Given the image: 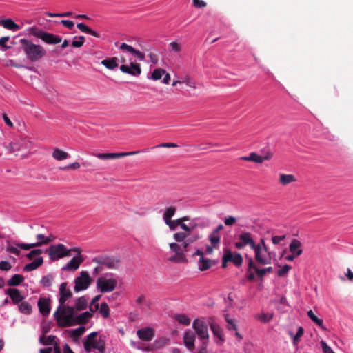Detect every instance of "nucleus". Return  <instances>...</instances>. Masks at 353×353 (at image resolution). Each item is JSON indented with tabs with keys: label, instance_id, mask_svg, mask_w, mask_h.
Returning a JSON list of instances; mask_svg holds the SVG:
<instances>
[{
	"label": "nucleus",
	"instance_id": "nucleus-47",
	"mask_svg": "<svg viewBox=\"0 0 353 353\" xmlns=\"http://www.w3.org/2000/svg\"><path fill=\"white\" fill-rule=\"evenodd\" d=\"M81 252H82V250L80 248L76 247V248H73L71 249H68L65 246L63 257L70 256L72 255V252H75L77 254H81Z\"/></svg>",
	"mask_w": 353,
	"mask_h": 353
},
{
	"label": "nucleus",
	"instance_id": "nucleus-63",
	"mask_svg": "<svg viewBox=\"0 0 353 353\" xmlns=\"http://www.w3.org/2000/svg\"><path fill=\"white\" fill-rule=\"evenodd\" d=\"M321 345L323 353H332L334 352L332 350V348L330 346H328L327 344L324 341H321Z\"/></svg>",
	"mask_w": 353,
	"mask_h": 353
},
{
	"label": "nucleus",
	"instance_id": "nucleus-32",
	"mask_svg": "<svg viewBox=\"0 0 353 353\" xmlns=\"http://www.w3.org/2000/svg\"><path fill=\"white\" fill-rule=\"evenodd\" d=\"M52 157L57 161H63L69 157V154L59 148H55L52 152Z\"/></svg>",
	"mask_w": 353,
	"mask_h": 353
},
{
	"label": "nucleus",
	"instance_id": "nucleus-5",
	"mask_svg": "<svg viewBox=\"0 0 353 353\" xmlns=\"http://www.w3.org/2000/svg\"><path fill=\"white\" fill-rule=\"evenodd\" d=\"M92 262L111 270H118L121 265L120 259L116 256H98L92 259Z\"/></svg>",
	"mask_w": 353,
	"mask_h": 353
},
{
	"label": "nucleus",
	"instance_id": "nucleus-9",
	"mask_svg": "<svg viewBox=\"0 0 353 353\" xmlns=\"http://www.w3.org/2000/svg\"><path fill=\"white\" fill-rule=\"evenodd\" d=\"M36 239L37 241L33 243H15L16 246L24 250H30L32 248L40 247L43 245H47L50 243V239H47L46 236L44 234H38L36 236Z\"/></svg>",
	"mask_w": 353,
	"mask_h": 353
},
{
	"label": "nucleus",
	"instance_id": "nucleus-52",
	"mask_svg": "<svg viewBox=\"0 0 353 353\" xmlns=\"http://www.w3.org/2000/svg\"><path fill=\"white\" fill-rule=\"evenodd\" d=\"M119 49L126 51L132 54H133L136 50V49H134L132 46H131L125 43H121V46H119Z\"/></svg>",
	"mask_w": 353,
	"mask_h": 353
},
{
	"label": "nucleus",
	"instance_id": "nucleus-62",
	"mask_svg": "<svg viewBox=\"0 0 353 353\" xmlns=\"http://www.w3.org/2000/svg\"><path fill=\"white\" fill-rule=\"evenodd\" d=\"M166 343V340L164 339H161L159 340H157L154 342L153 346L154 348H161L163 347Z\"/></svg>",
	"mask_w": 353,
	"mask_h": 353
},
{
	"label": "nucleus",
	"instance_id": "nucleus-60",
	"mask_svg": "<svg viewBox=\"0 0 353 353\" xmlns=\"http://www.w3.org/2000/svg\"><path fill=\"white\" fill-rule=\"evenodd\" d=\"M84 39V37L80 36L79 40H74L72 42V46L74 48H80L83 45Z\"/></svg>",
	"mask_w": 353,
	"mask_h": 353
},
{
	"label": "nucleus",
	"instance_id": "nucleus-35",
	"mask_svg": "<svg viewBox=\"0 0 353 353\" xmlns=\"http://www.w3.org/2000/svg\"><path fill=\"white\" fill-rule=\"evenodd\" d=\"M24 280V277L21 274H14L8 281V285L10 286H17Z\"/></svg>",
	"mask_w": 353,
	"mask_h": 353
},
{
	"label": "nucleus",
	"instance_id": "nucleus-11",
	"mask_svg": "<svg viewBox=\"0 0 353 353\" xmlns=\"http://www.w3.org/2000/svg\"><path fill=\"white\" fill-rule=\"evenodd\" d=\"M75 311L74 310L73 315L72 316V319L70 322L72 323L68 325H63L62 324L57 323L59 327H70L74 325H84L86 324L88 320L92 316V314L90 312H85L77 316H74Z\"/></svg>",
	"mask_w": 353,
	"mask_h": 353
},
{
	"label": "nucleus",
	"instance_id": "nucleus-50",
	"mask_svg": "<svg viewBox=\"0 0 353 353\" xmlns=\"http://www.w3.org/2000/svg\"><path fill=\"white\" fill-rule=\"evenodd\" d=\"M84 332H85V327H79L77 329L72 330L71 331V335L74 338H79L83 334Z\"/></svg>",
	"mask_w": 353,
	"mask_h": 353
},
{
	"label": "nucleus",
	"instance_id": "nucleus-19",
	"mask_svg": "<svg viewBox=\"0 0 353 353\" xmlns=\"http://www.w3.org/2000/svg\"><path fill=\"white\" fill-rule=\"evenodd\" d=\"M137 334L141 340L150 341L154 336V330L150 327H146L138 330Z\"/></svg>",
	"mask_w": 353,
	"mask_h": 353
},
{
	"label": "nucleus",
	"instance_id": "nucleus-16",
	"mask_svg": "<svg viewBox=\"0 0 353 353\" xmlns=\"http://www.w3.org/2000/svg\"><path fill=\"white\" fill-rule=\"evenodd\" d=\"M225 261H228L239 267L242 265L243 257L240 253L232 252L230 250L226 249L224 251Z\"/></svg>",
	"mask_w": 353,
	"mask_h": 353
},
{
	"label": "nucleus",
	"instance_id": "nucleus-2",
	"mask_svg": "<svg viewBox=\"0 0 353 353\" xmlns=\"http://www.w3.org/2000/svg\"><path fill=\"white\" fill-rule=\"evenodd\" d=\"M20 43V50L23 52L26 58L32 62L39 61L46 54V51L43 46L34 44L30 40L21 39Z\"/></svg>",
	"mask_w": 353,
	"mask_h": 353
},
{
	"label": "nucleus",
	"instance_id": "nucleus-3",
	"mask_svg": "<svg viewBox=\"0 0 353 353\" xmlns=\"http://www.w3.org/2000/svg\"><path fill=\"white\" fill-rule=\"evenodd\" d=\"M30 34L37 38L41 39L43 42L48 44H57L62 41L61 37L43 31L35 27L30 29Z\"/></svg>",
	"mask_w": 353,
	"mask_h": 353
},
{
	"label": "nucleus",
	"instance_id": "nucleus-21",
	"mask_svg": "<svg viewBox=\"0 0 353 353\" xmlns=\"http://www.w3.org/2000/svg\"><path fill=\"white\" fill-rule=\"evenodd\" d=\"M97 336V332H93L88 334L83 342V346L85 352L90 353L92 348H94L97 341L95 337Z\"/></svg>",
	"mask_w": 353,
	"mask_h": 353
},
{
	"label": "nucleus",
	"instance_id": "nucleus-37",
	"mask_svg": "<svg viewBox=\"0 0 353 353\" xmlns=\"http://www.w3.org/2000/svg\"><path fill=\"white\" fill-rule=\"evenodd\" d=\"M56 339V336L50 335L48 337H46L45 335L43 334L39 338V342L43 345H54V343H57V342H55Z\"/></svg>",
	"mask_w": 353,
	"mask_h": 353
},
{
	"label": "nucleus",
	"instance_id": "nucleus-10",
	"mask_svg": "<svg viewBox=\"0 0 353 353\" xmlns=\"http://www.w3.org/2000/svg\"><path fill=\"white\" fill-rule=\"evenodd\" d=\"M235 248L241 250L248 245L252 250L255 247V242L251 233L248 232H242L239 236V241L234 243Z\"/></svg>",
	"mask_w": 353,
	"mask_h": 353
},
{
	"label": "nucleus",
	"instance_id": "nucleus-33",
	"mask_svg": "<svg viewBox=\"0 0 353 353\" xmlns=\"http://www.w3.org/2000/svg\"><path fill=\"white\" fill-rule=\"evenodd\" d=\"M87 306H88L87 299L85 296L79 297L76 301L75 306L74 307V311L75 310L81 311V310H85V309H86Z\"/></svg>",
	"mask_w": 353,
	"mask_h": 353
},
{
	"label": "nucleus",
	"instance_id": "nucleus-25",
	"mask_svg": "<svg viewBox=\"0 0 353 353\" xmlns=\"http://www.w3.org/2000/svg\"><path fill=\"white\" fill-rule=\"evenodd\" d=\"M181 83H185V85L187 86L192 88L193 89H195L196 88V81H194V79L193 78H192L189 75H185L184 77H182L181 78V79H179V80L174 81L172 83V85L175 86L177 84H181Z\"/></svg>",
	"mask_w": 353,
	"mask_h": 353
},
{
	"label": "nucleus",
	"instance_id": "nucleus-27",
	"mask_svg": "<svg viewBox=\"0 0 353 353\" xmlns=\"http://www.w3.org/2000/svg\"><path fill=\"white\" fill-rule=\"evenodd\" d=\"M214 264V261L201 256L199 259V269L201 271H205L210 268Z\"/></svg>",
	"mask_w": 353,
	"mask_h": 353
},
{
	"label": "nucleus",
	"instance_id": "nucleus-42",
	"mask_svg": "<svg viewBox=\"0 0 353 353\" xmlns=\"http://www.w3.org/2000/svg\"><path fill=\"white\" fill-rule=\"evenodd\" d=\"M18 307L21 312L26 314H29L32 312V307L28 302H21Z\"/></svg>",
	"mask_w": 353,
	"mask_h": 353
},
{
	"label": "nucleus",
	"instance_id": "nucleus-44",
	"mask_svg": "<svg viewBox=\"0 0 353 353\" xmlns=\"http://www.w3.org/2000/svg\"><path fill=\"white\" fill-rule=\"evenodd\" d=\"M99 313L103 316V318H108L110 316V308L106 303H102L99 305Z\"/></svg>",
	"mask_w": 353,
	"mask_h": 353
},
{
	"label": "nucleus",
	"instance_id": "nucleus-30",
	"mask_svg": "<svg viewBox=\"0 0 353 353\" xmlns=\"http://www.w3.org/2000/svg\"><path fill=\"white\" fill-rule=\"evenodd\" d=\"M117 60V57L104 59L101 61V64L109 70H114L118 66Z\"/></svg>",
	"mask_w": 353,
	"mask_h": 353
},
{
	"label": "nucleus",
	"instance_id": "nucleus-7",
	"mask_svg": "<svg viewBox=\"0 0 353 353\" xmlns=\"http://www.w3.org/2000/svg\"><path fill=\"white\" fill-rule=\"evenodd\" d=\"M97 288L101 293L112 292L117 287V281L115 279H106L101 276L97 279Z\"/></svg>",
	"mask_w": 353,
	"mask_h": 353
},
{
	"label": "nucleus",
	"instance_id": "nucleus-59",
	"mask_svg": "<svg viewBox=\"0 0 353 353\" xmlns=\"http://www.w3.org/2000/svg\"><path fill=\"white\" fill-rule=\"evenodd\" d=\"M303 329L302 327H299L298 328L296 335L293 338V343L296 344L299 342L300 338L303 336Z\"/></svg>",
	"mask_w": 353,
	"mask_h": 353
},
{
	"label": "nucleus",
	"instance_id": "nucleus-53",
	"mask_svg": "<svg viewBox=\"0 0 353 353\" xmlns=\"http://www.w3.org/2000/svg\"><path fill=\"white\" fill-rule=\"evenodd\" d=\"M188 234L185 232H177L174 234V239L178 242H182L185 240Z\"/></svg>",
	"mask_w": 353,
	"mask_h": 353
},
{
	"label": "nucleus",
	"instance_id": "nucleus-48",
	"mask_svg": "<svg viewBox=\"0 0 353 353\" xmlns=\"http://www.w3.org/2000/svg\"><path fill=\"white\" fill-rule=\"evenodd\" d=\"M94 349H97L100 353H104L105 351V341L102 339L97 341Z\"/></svg>",
	"mask_w": 353,
	"mask_h": 353
},
{
	"label": "nucleus",
	"instance_id": "nucleus-43",
	"mask_svg": "<svg viewBox=\"0 0 353 353\" xmlns=\"http://www.w3.org/2000/svg\"><path fill=\"white\" fill-rule=\"evenodd\" d=\"M5 147L6 148L9 153H12L21 150V145L18 142H10L8 144L6 145Z\"/></svg>",
	"mask_w": 353,
	"mask_h": 353
},
{
	"label": "nucleus",
	"instance_id": "nucleus-49",
	"mask_svg": "<svg viewBox=\"0 0 353 353\" xmlns=\"http://www.w3.org/2000/svg\"><path fill=\"white\" fill-rule=\"evenodd\" d=\"M43 252V251L41 249H34L31 250L29 253L26 254V257L29 260H32L34 259L36 256L40 255Z\"/></svg>",
	"mask_w": 353,
	"mask_h": 353
},
{
	"label": "nucleus",
	"instance_id": "nucleus-4",
	"mask_svg": "<svg viewBox=\"0 0 353 353\" xmlns=\"http://www.w3.org/2000/svg\"><path fill=\"white\" fill-rule=\"evenodd\" d=\"M248 268L246 271V277L248 281H252L255 279V274L260 279H262L265 274V270L264 268H259V265L256 264L253 258L248 257Z\"/></svg>",
	"mask_w": 353,
	"mask_h": 353
},
{
	"label": "nucleus",
	"instance_id": "nucleus-23",
	"mask_svg": "<svg viewBox=\"0 0 353 353\" xmlns=\"http://www.w3.org/2000/svg\"><path fill=\"white\" fill-rule=\"evenodd\" d=\"M194 334L191 332H185L183 336V343L190 351H193L194 349Z\"/></svg>",
	"mask_w": 353,
	"mask_h": 353
},
{
	"label": "nucleus",
	"instance_id": "nucleus-46",
	"mask_svg": "<svg viewBox=\"0 0 353 353\" xmlns=\"http://www.w3.org/2000/svg\"><path fill=\"white\" fill-rule=\"evenodd\" d=\"M175 319L181 324L184 325H189L190 324V319L188 318L185 314H178L176 315Z\"/></svg>",
	"mask_w": 353,
	"mask_h": 353
},
{
	"label": "nucleus",
	"instance_id": "nucleus-45",
	"mask_svg": "<svg viewBox=\"0 0 353 353\" xmlns=\"http://www.w3.org/2000/svg\"><path fill=\"white\" fill-rule=\"evenodd\" d=\"M165 73V70L161 68L155 69L151 75V79L157 81L161 79L162 76Z\"/></svg>",
	"mask_w": 353,
	"mask_h": 353
},
{
	"label": "nucleus",
	"instance_id": "nucleus-31",
	"mask_svg": "<svg viewBox=\"0 0 353 353\" xmlns=\"http://www.w3.org/2000/svg\"><path fill=\"white\" fill-rule=\"evenodd\" d=\"M241 159L246 161H252L256 163H262L261 156L258 155L255 152H251L248 156L241 157Z\"/></svg>",
	"mask_w": 353,
	"mask_h": 353
},
{
	"label": "nucleus",
	"instance_id": "nucleus-22",
	"mask_svg": "<svg viewBox=\"0 0 353 353\" xmlns=\"http://www.w3.org/2000/svg\"><path fill=\"white\" fill-rule=\"evenodd\" d=\"M38 307L41 314L46 316L50 312V300L46 298H40L38 301Z\"/></svg>",
	"mask_w": 353,
	"mask_h": 353
},
{
	"label": "nucleus",
	"instance_id": "nucleus-18",
	"mask_svg": "<svg viewBox=\"0 0 353 353\" xmlns=\"http://www.w3.org/2000/svg\"><path fill=\"white\" fill-rule=\"evenodd\" d=\"M223 229V225L219 224L214 230H213L209 234V241L214 248H217L221 241L220 231Z\"/></svg>",
	"mask_w": 353,
	"mask_h": 353
},
{
	"label": "nucleus",
	"instance_id": "nucleus-17",
	"mask_svg": "<svg viewBox=\"0 0 353 353\" xmlns=\"http://www.w3.org/2000/svg\"><path fill=\"white\" fill-rule=\"evenodd\" d=\"M84 259L81 254H77L70 261H69L62 268L63 270L75 271L83 262Z\"/></svg>",
	"mask_w": 353,
	"mask_h": 353
},
{
	"label": "nucleus",
	"instance_id": "nucleus-57",
	"mask_svg": "<svg viewBox=\"0 0 353 353\" xmlns=\"http://www.w3.org/2000/svg\"><path fill=\"white\" fill-rule=\"evenodd\" d=\"M80 168V163L78 162H74L64 167L60 168L61 170H77Z\"/></svg>",
	"mask_w": 353,
	"mask_h": 353
},
{
	"label": "nucleus",
	"instance_id": "nucleus-15",
	"mask_svg": "<svg viewBox=\"0 0 353 353\" xmlns=\"http://www.w3.org/2000/svg\"><path fill=\"white\" fill-rule=\"evenodd\" d=\"M120 70L125 74H131L132 76H139L141 73V68L139 63L131 62L130 65L122 64L120 66Z\"/></svg>",
	"mask_w": 353,
	"mask_h": 353
},
{
	"label": "nucleus",
	"instance_id": "nucleus-29",
	"mask_svg": "<svg viewBox=\"0 0 353 353\" xmlns=\"http://www.w3.org/2000/svg\"><path fill=\"white\" fill-rule=\"evenodd\" d=\"M168 261L176 263L188 262L185 253L183 252L175 253L174 255L168 258Z\"/></svg>",
	"mask_w": 353,
	"mask_h": 353
},
{
	"label": "nucleus",
	"instance_id": "nucleus-6",
	"mask_svg": "<svg viewBox=\"0 0 353 353\" xmlns=\"http://www.w3.org/2000/svg\"><path fill=\"white\" fill-rule=\"evenodd\" d=\"M92 283V279L86 271L80 272L79 276L74 279V290L79 292L86 290Z\"/></svg>",
	"mask_w": 353,
	"mask_h": 353
},
{
	"label": "nucleus",
	"instance_id": "nucleus-51",
	"mask_svg": "<svg viewBox=\"0 0 353 353\" xmlns=\"http://www.w3.org/2000/svg\"><path fill=\"white\" fill-rule=\"evenodd\" d=\"M225 321L228 323L227 327L228 330H237L236 325L235 324L234 320L229 318V316L226 314L225 316Z\"/></svg>",
	"mask_w": 353,
	"mask_h": 353
},
{
	"label": "nucleus",
	"instance_id": "nucleus-14",
	"mask_svg": "<svg viewBox=\"0 0 353 353\" xmlns=\"http://www.w3.org/2000/svg\"><path fill=\"white\" fill-rule=\"evenodd\" d=\"M140 153L139 150L127 152H118V153H99L96 154V157L99 159L107 160V159H119L128 156L136 155Z\"/></svg>",
	"mask_w": 353,
	"mask_h": 353
},
{
	"label": "nucleus",
	"instance_id": "nucleus-64",
	"mask_svg": "<svg viewBox=\"0 0 353 353\" xmlns=\"http://www.w3.org/2000/svg\"><path fill=\"white\" fill-rule=\"evenodd\" d=\"M193 6L197 8H201L206 6V3L203 0H192Z\"/></svg>",
	"mask_w": 353,
	"mask_h": 353
},
{
	"label": "nucleus",
	"instance_id": "nucleus-13",
	"mask_svg": "<svg viewBox=\"0 0 353 353\" xmlns=\"http://www.w3.org/2000/svg\"><path fill=\"white\" fill-rule=\"evenodd\" d=\"M64 249L65 245L62 243L51 245L48 250L50 259L54 261L63 258Z\"/></svg>",
	"mask_w": 353,
	"mask_h": 353
},
{
	"label": "nucleus",
	"instance_id": "nucleus-61",
	"mask_svg": "<svg viewBox=\"0 0 353 353\" xmlns=\"http://www.w3.org/2000/svg\"><path fill=\"white\" fill-rule=\"evenodd\" d=\"M12 266L9 262L6 261H0V270L8 271L11 269Z\"/></svg>",
	"mask_w": 353,
	"mask_h": 353
},
{
	"label": "nucleus",
	"instance_id": "nucleus-40",
	"mask_svg": "<svg viewBox=\"0 0 353 353\" xmlns=\"http://www.w3.org/2000/svg\"><path fill=\"white\" fill-rule=\"evenodd\" d=\"M53 280H54V276L52 274H48L46 276H43L41 281H40V283L43 286V287H50L52 285V282H53Z\"/></svg>",
	"mask_w": 353,
	"mask_h": 353
},
{
	"label": "nucleus",
	"instance_id": "nucleus-8",
	"mask_svg": "<svg viewBox=\"0 0 353 353\" xmlns=\"http://www.w3.org/2000/svg\"><path fill=\"white\" fill-rule=\"evenodd\" d=\"M254 252V262L258 265H268L271 263L272 258L268 250H264L256 246L252 249Z\"/></svg>",
	"mask_w": 353,
	"mask_h": 353
},
{
	"label": "nucleus",
	"instance_id": "nucleus-58",
	"mask_svg": "<svg viewBox=\"0 0 353 353\" xmlns=\"http://www.w3.org/2000/svg\"><path fill=\"white\" fill-rule=\"evenodd\" d=\"M9 39V36L2 37L0 38V46L3 48V50H6L10 48V46H8L6 45V42H8Z\"/></svg>",
	"mask_w": 353,
	"mask_h": 353
},
{
	"label": "nucleus",
	"instance_id": "nucleus-12",
	"mask_svg": "<svg viewBox=\"0 0 353 353\" xmlns=\"http://www.w3.org/2000/svg\"><path fill=\"white\" fill-rule=\"evenodd\" d=\"M192 327L196 334L201 339L208 340L209 334L206 323L201 319H196L194 321Z\"/></svg>",
	"mask_w": 353,
	"mask_h": 353
},
{
	"label": "nucleus",
	"instance_id": "nucleus-36",
	"mask_svg": "<svg viewBox=\"0 0 353 353\" xmlns=\"http://www.w3.org/2000/svg\"><path fill=\"white\" fill-rule=\"evenodd\" d=\"M1 25L8 30H18L20 29V26L15 23L12 20L8 19L1 21Z\"/></svg>",
	"mask_w": 353,
	"mask_h": 353
},
{
	"label": "nucleus",
	"instance_id": "nucleus-41",
	"mask_svg": "<svg viewBox=\"0 0 353 353\" xmlns=\"http://www.w3.org/2000/svg\"><path fill=\"white\" fill-rule=\"evenodd\" d=\"M307 316H309V318L313 321L317 325H319V327H321L322 329L325 330V327L323 326V320L319 319L315 314L314 313L312 312V310H309L307 312Z\"/></svg>",
	"mask_w": 353,
	"mask_h": 353
},
{
	"label": "nucleus",
	"instance_id": "nucleus-1",
	"mask_svg": "<svg viewBox=\"0 0 353 353\" xmlns=\"http://www.w3.org/2000/svg\"><path fill=\"white\" fill-rule=\"evenodd\" d=\"M59 295V302L60 305L54 312V316L57 323L68 325L72 324L70 321L73 315L74 307L65 304L66 301L72 296L70 290L67 288V283H62L60 285Z\"/></svg>",
	"mask_w": 353,
	"mask_h": 353
},
{
	"label": "nucleus",
	"instance_id": "nucleus-38",
	"mask_svg": "<svg viewBox=\"0 0 353 353\" xmlns=\"http://www.w3.org/2000/svg\"><path fill=\"white\" fill-rule=\"evenodd\" d=\"M77 27L83 32L89 34L97 38L99 37V34L97 32L92 30L90 28L83 23H77Z\"/></svg>",
	"mask_w": 353,
	"mask_h": 353
},
{
	"label": "nucleus",
	"instance_id": "nucleus-39",
	"mask_svg": "<svg viewBox=\"0 0 353 353\" xmlns=\"http://www.w3.org/2000/svg\"><path fill=\"white\" fill-rule=\"evenodd\" d=\"M301 247V243L299 240L293 239L290 243L289 250L291 253L295 254L297 251L302 250Z\"/></svg>",
	"mask_w": 353,
	"mask_h": 353
},
{
	"label": "nucleus",
	"instance_id": "nucleus-56",
	"mask_svg": "<svg viewBox=\"0 0 353 353\" xmlns=\"http://www.w3.org/2000/svg\"><path fill=\"white\" fill-rule=\"evenodd\" d=\"M291 268L290 265L285 264L281 269L278 270L277 275L279 276H283L288 272Z\"/></svg>",
	"mask_w": 353,
	"mask_h": 353
},
{
	"label": "nucleus",
	"instance_id": "nucleus-34",
	"mask_svg": "<svg viewBox=\"0 0 353 353\" xmlns=\"http://www.w3.org/2000/svg\"><path fill=\"white\" fill-rule=\"evenodd\" d=\"M209 324L213 334L215 336L218 337L220 340L223 341V339L222 337V330L219 327V325L215 322H214V321L210 322Z\"/></svg>",
	"mask_w": 353,
	"mask_h": 353
},
{
	"label": "nucleus",
	"instance_id": "nucleus-28",
	"mask_svg": "<svg viewBox=\"0 0 353 353\" xmlns=\"http://www.w3.org/2000/svg\"><path fill=\"white\" fill-rule=\"evenodd\" d=\"M296 181L295 176L293 174H281L279 176V183L283 185H287L292 182H295Z\"/></svg>",
	"mask_w": 353,
	"mask_h": 353
},
{
	"label": "nucleus",
	"instance_id": "nucleus-26",
	"mask_svg": "<svg viewBox=\"0 0 353 353\" xmlns=\"http://www.w3.org/2000/svg\"><path fill=\"white\" fill-rule=\"evenodd\" d=\"M43 263V257H37L32 262L25 265L23 270L26 272H30L37 269Z\"/></svg>",
	"mask_w": 353,
	"mask_h": 353
},
{
	"label": "nucleus",
	"instance_id": "nucleus-24",
	"mask_svg": "<svg viewBox=\"0 0 353 353\" xmlns=\"http://www.w3.org/2000/svg\"><path fill=\"white\" fill-rule=\"evenodd\" d=\"M6 293L9 295L14 304H19L23 299L20 291L16 288H8Z\"/></svg>",
	"mask_w": 353,
	"mask_h": 353
},
{
	"label": "nucleus",
	"instance_id": "nucleus-55",
	"mask_svg": "<svg viewBox=\"0 0 353 353\" xmlns=\"http://www.w3.org/2000/svg\"><path fill=\"white\" fill-rule=\"evenodd\" d=\"M273 318V314H261L259 315L258 319L263 323H268Z\"/></svg>",
	"mask_w": 353,
	"mask_h": 353
},
{
	"label": "nucleus",
	"instance_id": "nucleus-20",
	"mask_svg": "<svg viewBox=\"0 0 353 353\" xmlns=\"http://www.w3.org/2000/svg\"><path fill=\"white\" fill-rule=\"evenodd\" d=\"M176 208L174 206L168 207L164 214H163V220L166 225H168L171 230H174V226L173 225V222L171 220V218L174 215L176 212Z\"/></svg>",
	"mask_w": 353,
	"mask_h": 353
},
{
	"label": "nucleus",
	"instance_id": "nucleus-54",
	"mask_svg": "<svg viewBox=\"0 0 353 353\" xmlns=\"http://www.w3.org/2000/svg\"><path fill=\"white\" fill-rule=\"evenodd\" d=\"M170 248L171 250L173 251L174 253H180V252L184 253L183 249L180 245H179L176 243H170Z\"/></svg>",
	"mask_w": 353,
	"mask_h": 353
}]
</instances>
